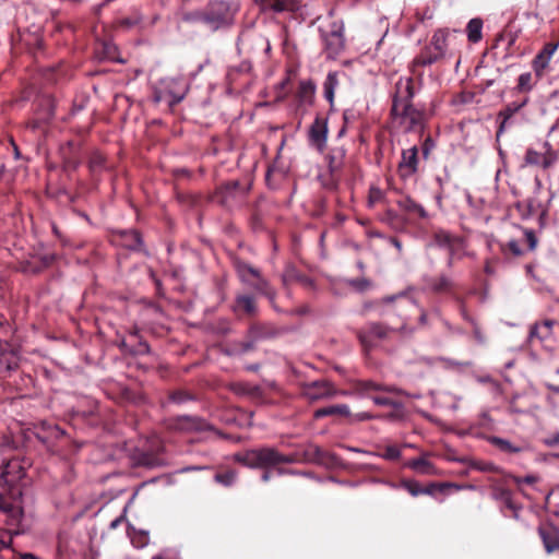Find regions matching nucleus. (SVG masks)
Segmentation results:
<instances>
[{
  "label": "nucleus",
  "instance_id": "f257e3e1",
  "mask_svg": "<svg viewBox=\"0 0 559 559\" xmlns=\"http://www.w3.org/2000/svg\"><path fill=\"white\" fill-rule=\"evenodd\" d=\"M415 95L412 78H400L395 83L391 117L393 126L405 132L419 131L424 128L425 111L412 104Z\"/></svg>",
  "mask_w": 559,
  "mask_h": 559
},
{
  "label": "nucleus",
  "instance_id": "f03ea898",
  "mask_svg": "<svg viewBox=\"0 0 559 559\" xmlns=\"http://www.w3.org/2000/svg\"><path fill=\"white\" fill-rule=\"evenodd\" d=\"M236 461L250 468H270L280 464L297 463L298 459L293 454H282L274 448L251 449L235 455Z\"/></svg>",
  "mask_w": 559,
  "mask_h": 559
},
{
  "label": "nucleus",
  "instance_id": "7ed1b4c3",
  "mask_svg": "<svg viewBox=\"0 0 559 559\" xmlns=\"http://www.w3.org/2000/svg\"><path fill=\"white\" fill-rule=\"evenodd\" d=\"M189 91V83L182 76L160 79L153 86V102L165 104L169 109L183 100Z\"/></svg>",
  "mask_w": 559,
  "mask_h": 559
},
{
  "label": "nucleus",
  "instance_id": "20e7f679",
  "mask_svg": "<svg viewBox=\"0 0 559 559\" xmlns=\"http://www.w3.org/2000/svg\"><path fill=\"white\" fill-rule=\"evenodd\" d=\"M456 33L459 32L455 29L452 32L448 28L437 29L429 45L415 59L416 64L426 67L444 59L448 56L450 37Z\"/></svg>",
  "mask_w": 559,
  "mask_h": 559
},
{
  "label": "nucleus",
  "instance_id": "39448f33",
  "mask_svg": "<svg viewBox=\"0 0 559 559\" xmlns=\"http://www.w3.org/2000/svg\"><path fill=\"white\" fill-rule=\"evenodd\" d=\"M237 274L243 285L252 289L255 294L267 297L270 300L275 298V290L270 283L261 275V272L252 265L238 262L236 264Z\"/></svg>",
  "mask_w": 559,
  "mask_h": 559
},
{
  "label": "nucleus",
  "instance_id": "423d86ee",
  "mask_svg": "<svg viewBox=\"0 0 559 559\" xmlns=\"http://www.w3.org/2000/svg\"><path fill=\"white\" fill-rule=\"evenodd\" d=\"M23 519V510L20 503L7 501L0 497V524L5 526L10 536L24 533Z\"/></svg>",
  "mask_w": 559,
  "mask_h": 559
},
{
  "label": "nucleus",
  "instance_id": "0eeeda50",
  "mask_svg": "<svg viewBox=\"0 0 559 559\" xmlns=\"http://www.w3.org/2000/svg\"><path fill=\"white\" fill-rule=\"evenodd\" d=\"M231 19L233 12L226 1H213L205 9V26L212 31L228 25Z\"/></svg>",
  "mask_w": 559,
  "mask_h": 559
},
{
  "label": "nucleus",
  "instance_id": "6e6552de",
  "mask_svg": "<svg viewBox=\"0 0 559 559\" xmlns=\"http://www.w3.org/2000/svg\"><path fill=\"white\" fill-rule=\"evenodd\" d=\"M378 390V386L371 382H357L355 384L352 383V394L357 393L361 396H369L372 402L380 406H390L396 412V416H401L403 413L404 405L401 401L394 400L388 396H376L370 393Z\"/></svg>",
  "mask_w": 559,
  "mask_h": 559
},
{
  "label": "nucleus",
  "instance_id": "1a4fd4ad",
  "mask_svg": "<svg viewBox=\"0 0 559 559\" xmlns=\"http://www.w3.org/2000/svg\"><path fill=\"white\" fill-rule=\"evenodd\" d=\"M382 302L388 307V312L396 311L397 316L403 320H406L412 312L417 309V305L413 298L405 292L388 296L382 299Z\"/></svg>",
  "mask_w": 559,
  "mask_h": 559
},
{
  "label": "nucleus",
  "instance_id": "9d476101",
  "mask_svg": "<svg viewBox=\"0 0 559 559\" xmlns=\"http://www.w3.org/2000/svg\"><path fill=\"white\" fill-rule=\"evenodd\" d=\"M167 427L170 430L180 432H198L211 428L210 425L204 419L187 415L169 419Z\"/></svg>",
  "mask_w": 559,
  "mask_h": 559
},
{
  "label": "nucleus",
  "instance_id": "9b49d317",
  "mask_svg": "<svg viewBox=\"0 0 559 559\" xmlns=\"http://www.w3.org/2000/svg\"><path fill=\"white\" fill-rule=\"evenodd\" d=\"M275 332L271 325L257 323L252 324L248 331V341L241 343L240 353H247L254 347V343L274 336Z\"/></svg>",
  "mask_w": 559,
  "mask_h": 559
},
{
  "label": "nucleus",
  "instance_id": "f8f14e48",
  "mask_svg": "<svg viewBox=\"0 0 559 559\" xmlns=\"http://www.w3.org/2000/svg\"><path fill=\"white\" fill-rule=\"evenodd\" d=\"M309 142L319 152L325 148L328 136V121L325 118L318 116L309 129Z\"/></svg>",
  "mask_w": 559,
  "mask_h": 559
},
{
  "label": "nucleus",
  "instance_id": "ddd939ff",
  "mask_svg": "<svg viewBox=\"0 0 559 559\" xmlns=\"http://www.w3.org/2000/svg\"><path fill=\"white\" fill-rule=\"evenodd\" d=\"M418 167V148L412 146L402 152V159L399 163L400 176L404 179L413 176L417 171Z\"/></svg>",
  "mask_w": 559,
  "mask_h": 559
},
{
  "label": "nucleus",
  "instance_id": "4468645a",
  "mask_svg": "<svg viewBox=\"0 0 559 559\" xmlns=\"http://www.w3.org/2000/svg\"><path fill=\"white\" fill-rule=\"evenodd\" d=\"M25 476V471L16 459L8 461L1 472V477L4 484L14 486Z\"/></svg>",
  "mask_w": 559,
  "mask_h": 559
},
{
  "label": "nucleus",
  "instance_id": "2eb2a0df",
  "mask_svg": "<svg viewBox=\"0 0 559 559\" xmlns=\"http://www.w3.org/2000/svg\"><path fill=\"white\" fill-rule=\"evenodd\" d=\"M324 50L330 59H335L344 49V37L342 32L333 29L323 36Z\"/></svg>",
  "mask_w": 559,
  "mask_h": 559
},
{
  "label": "nucleus",
  "instance_id": "dca6fc26",
  "mask_svg": "<svg viewBox=\"0 0 559 559\" xmlns=\"http://www.w3.org/2000/svg\"><path fill=\"white\" fill-rule=\"evenodd\" d=\"M19 357L8 342L0 341V372L10 371L17 367Z\"/></svg>",
  "mask_w": 559,
  "mask_h": 559
},
{
  "label": "nucleus",
  "instance_id": "f3484780",
  "mask_svg": "<svg viewBox=\"0 0 559 559\" xmlns=\"http://www.w3.org/2000/svg\"><path fill=\"white\" fill-rule=\"evenodd\" d=\"M539 535L548 554L559 550V531L554 526L539 527Z\"/></svg>",
  "mask_w": 559,
  "mask_h": 559
},
{
  "label": "nucleus",
  "instance_id": "a211bd4d",
  "mask_svg": "<svg viewBox=\"0 0 559 559\" xmlns=\"http://www.w3.org/2000/svg\"><path fill=\"white\" fill-rule=\"evenodd\" d=\"M457 239L453 237L451 234L444 231V230H438L433 235V239L431 245L437 246L439 248H444L449 250L450 257L448 260V265H452L453 254H454V242Z\"/></svg>",
  "mask_w": 559,
  "mask_h": 559
},
{
  "label": "nucleus",
  "instance_id": "6ab92c4d",
  "mask_svg": "<svg viewBox=\"0 0 559 559\" xmlns=\"http://www.w3.org/2000/svg\"><path fill=\"white\" fill-rule=\"evenodd\" d=\"M333 393V388L331 386L330 383L325 381H316L312 384H310L305 391V394L309 400L323 399L332 395Z\"/></svg>",
  "mask_w": 559,
  "mask_h": 559
},
{
  "label": "nucleus",
  "instance_id": "aec40b11",
  "mask_svg": "<svg viewBox=\"0 0 559 559\" xmlns=\"http://www.w3.org/2000/svg\"><path fill=\"white\" fill-rule=\"evenodd\" d=\"M397 206L409 215H416L420 218H426L428 213L426 210L416 201L405 195L397 200Z\"/></svg>",
  "mask_w": 559,
  "mask_h": 559
},
{
  "label": "nucleus",
  "instance_id": "412c9836",
  "mask_svg": "<svg viewBox=\"0 0 559 559\" xmlns=\"http://www.w3.org/2000/svg\"><path fill=\"white\" fill-rule=\"evenodd\" d=\"M235 312H243L248 316H253L257 312V304L254 298L251 295L241 294L238 295L235 299L234 305Z\"/></svg>",
  "mask_w": 559,
  "mask_h": 559
},
{
  "label": "nucleus",
  "instance_id": "4be33fe9",
  "mask_svg": "<svg viewBox=\"0 0 559 559\" xmlns=\"http://www.w3.org/2000/svg\"><path fill=\"white\" fill-rule=\"evenodd\" d=\"M487 441L491 445L496 447L499 451L504 452V453L514 454V453H520L523 450L522 447L513 444L508 439H503V438L496 437V436L488 437Z\"/></svg>",
  "mask_w": 559,
  "mask_h": 559
},
{
  "label": "nucleus",
  "instance_id": "5701e85b",
  "mask_svg": "<svg viewBox=\"0 0 559 559\" xmlns=\"http://www.w3.org/2000/svg\"><path fill=\"white\" fill-rule=\"evenodd\" d=\"M316 85L311 81H302L298 87V99L301 104L310 105L314 97Z\"/></svg>",
  "mask_w": 559,
  "mask_h": 559
},
{
  "label": "nucleus",
  "instance_id": "b1692460",
  "mask_svg": "<svg viewBox=\"0 0 559 559\" xmlns=\"http://www.w3.org/2000/svg\"><path fill=\"white\" fill-rule=\"evenodd\" d=\"M493 498L501 501L508 509L514 512V516L518 518V507L512 500V493L510 490L504 488H497L493 491Z\"/></svg>",
  "mask_w": 559,
  "mask_h": 559
},
{
  "label": "nucleus",
  "instance_id": "393cba45",
  "mask_svg": "<svg viewBox=\"0 0 559 559\" xmlns=\"http://www.w3.org/2000/svg\"><path fill=\"white\" fill-rule=\"evenodd\" d=\"M483 21L478 17L472 19L466 26L467 38L471 43H478L481 39Z\"/></svg>",
  "mask_w": 559,
  "mask_h": 559
},
{
  "label": "nucleus",
  "instance_id": "a878e982",
  "mask_svg": "<svg viewBox=\"0 0 559 559\" xmlns=\"http://www.w3.org/2000/svg\"><path fill=\"white\" fill-rule=\"evenodd\" d=\"M407 466L412 469H414L417 473L424 474V475H430L435 473L433 465L424 457H418L409 461L407 463Z\"/></svg>",
  "mask_w": 559,
  "mask_h": 559
},
{
  "label": "nucleus",
  "instance_id": "bb28decb",
  "mask_svg": "<svg viewBox=\"0 0 559 559\" xmlns=\"http://www.w3.org/2000/svg\"><path fill=\"white\" fill-rule=\"evenodd\" d=\"M558 162V153L549 142L543 143V169H549Z\"/></svg>",
  "mask_w": 559,
  "mask_h": 559
},
{
  "label": "nucleus",
  "instance_id": "cd10ccee",
  "mask_svg": "<svg viewBox=\"0 0 559 559\" xmlns=\"http://www.w3.org/2000/svg\"><path fill=\"white\" fill-rule=\"evenodd\" d=\"M346 164V150L344 147L332 148L330 154V167L332 170L338 169Z\"/></svg>",
  "mask_w": 559,
  "mask_h": 559
},
{
  "label": "nucleus",
  "instance_id": "c85d7f7f",
  "mask_svg": "<svg viewBox=\"0 0 559 559\" xmlns=\"http://www.w3.org/2000/svg\"><path fill=\"white\" fill-rule=\"evenodd\" d=\"M348 408L346 405H331L326 407L319 408L314 412L316 418H321L325 416H332V415H347Z\"/></svg>",
  "mask_w": 559,
  "mask_h": 559
},
{
  "label": "nucleus",
  "instance_id": "c756f323",
  "mask_svg": "<svg viewBox=\"0 0 559 559\" xmlns=\"http://www.w3.org/2000/svg\"><path fill=\"white\" fill-rule=\"evenodd\" d=\"M337 84H338L337 72H330L325 79L323 88H324V97L331 104L333 103L334 91H335Z\"/></svg>",
  "mask_w": 559,
  "mask_h": 559
},
{
  "label": "nucleus",
  "instance_id": "7c9ffc66",
  "mask_svg": "<svg viewBox=\"0 0 559 559\" xmlns=\"http://www.w3.org/2000/svg\"><path fill=\"white\" fill-rule=\"evenodd\" d=\"M122 237L124 239V246L132 250L140 249L142 245L141 236L135 230H128L122 233Z\"/></svg>",
  "mask_w": 559,
  "mask_h": 559
},
{
  "label": "nucleus",
  "instance_id": "2f4dec72",
  "mask_svg": "<svg viewBox=\"0 0 559 559\" xmlns=\"http://www.w3.org/2000/svg\"><path fill=\"white\" fill-rule=\"evenodd\" d=\"M527 102L528 99L524 98L521 102H512L508 104L506 108L499 112V118H504V120H509L515 112L522 109L527 104Z\"/></svg>",
  "mask_w": 559,
  "mask_h": 559
},
{
  "label": "nucleus",
  "instance_id": "473e14b6",
  "mask_svg": "<svg viewBox=\"0 0 559 559\" xmlns=\"http://www.w3.org/2000/svg\"><path fill=\"white\" fill-rule=\"evenodd\" d=\"M526 166H538L543 168V152H537L534 148H527L524 157Z\"/></svg>",
  "mask_w": 559,
  "mask_h": 559
},
{
  "label": "nucleus",
  "instance_id": "72a5a7b5",
  "mask_svg": "<svg viewBox=\"0 0 559 559\" xmlns=\"http://www.w3.org/2000/svg\"><path fill=\"white\" fill-rule=\"evenodd\" d=\"M182 20L189 23H202L205 25V9L187 12L182 15Z\"/></svg>",
  "mask_w": 559,
  "mask_h": 559
},
{
  "label": "nucleus",
  "instance_id": "f704fd0d",
  "mask_svg": "<svg viewBox=\"0 0 559 559\" xmlns=\"http://www.w3.org/2000/svg\"><path fill=\"white\" fill-rule=\"evenodd\" d=\"M451 286V281L449 277L447 276H440L439 278L437 280H433L430 284H429V287L433 290V292H437V293H440V292H444L447 289H449Z\"/></svg>",
  "mask_w": 559,
  "mask_h": 559
},
{
  "label": "nucleus",
  "instance_id": "c9c22d12",
  "mask_svg": "<svg viewBox=\"0 0 559 559\" xmlns=\"http://www.w3.org/2000/svg\"><path fill=\"white\" fill-rule=\"evenodd\" d=\"M402 485L414 497L421 493H430L429 489L421 488L418 483L413 480H405Z\"/></svg>",
  "mask_w": 559,
  "mask_h": 559
},
{
  "label": "nucleus",
  "instance_id": "e433bc0d",
  "mask_svg": "<svg viewBox=\"0 0 559 559\" xmlns=\"http://www.w3.org/2000/svg\"><path fill=\"white\" fill-rule=\"evenodd\" d=\"M237 478V474L234 471L219 473L215 475V480L224 486H231Z\"/></svg>",
  "mask_w": 559,
  "mask_h": 559
},
{
  "label": "nucleus",
  "instance_id": "4c0bfd02",
  "mask_svg": "<svg viewBox=\"0 0 559 559\" xmlns=\"http://www.w3.org/2000/svg\"><path fill=\"white\" fill-rule=\"evenodd\" d=\"M519 91H531L532 90V74L530 72L522 73L518 79Z\"/></svg>",
  "mask_w": 559,
  "mask_h": 559
},
{
  "label": "nucleus",
  "instance_id": "58836bf2",
  "mask_svg": "<svg viewBox=\"0 0 559 559\" xmlns=\"http://www.w3.org/2000/svg\"><path fill=\"white\" fill-rule=\"evenodd\" d=\"M373 286L372 282L368 278H360L356 281H352V287L355 288L359 293H365L371 289Z\"/></svg>",
  "mask_w": 559,
  "mask_h": 559
},
{
  "label": "nucleus",
  "instance_id": "ea45409f",
  "mask_svg": "<svg viewBox=\"0 0 559 559\" xmlns=\"http://www.w3.org/2000/svg\"><path fill=\"white\" fill-rule=\"evenodd\" d=\"M369 333L371 336L377 338H384L388 336L389 330L381 324H371L369 328Z\"/></svg>",
  "mask_w": 559,
  "mask_h": 559
},
{
  "label": "nucleus",
  "instance_id": "a19ab883",
  "mask_svg": "<svg viewBox=\"0 0 559 559\" xmlns=\"http://www.w3.org/2000/svg\"><path fill=\"white\" fill-rule=\"evenodd\" d=\"M500 248L502 251H506V249L508 248L515 257H520L523 253L519 242L514 239L509 240L507 243H502Z\"/></svg>",
  "mask_w": 559,
  "mask_h": 559
},
{
  "label": "nucleus",
  "instance_id": "79ce46f5",
  "mask_svg": "<svg viewBox=\"0 0 559 559\" xmlns=\"http://www.w3.org/2000/svg\"><path fill=\"white\" fill-rule=\"evenodd\" d=\"M550 60L545 58L543 55L538 53L534 59V69L538 75H540L542 71L547 68Z\"/></svg>",
  "mask_w": 559,
  "mask_h": 559
},
{
  "label": "nucleus",
  "instance_id": "37998d69",
  "mask_svg": "<svg viewBox=\"0 0 559 559\" xmlns=\"http://www.w3.org/2000/svg\"><path fill=\"white\" fill-rule=\"evenodd\" d=\"M524 235L526 238V241L528 243V249L531 251L535 250L538 243L537 237L535 236L534 230L532 229H524Z\"/></svg>",
  "mask_w": 559,
  "mask_h": 559
},
{
  "label": "nucleus",
  "instance_id": "c03bdc74",
  "mask_svg": "<svg viewBox=\"0 0 559 559\" xmlns=\"http://www.w3.org/2000/svg\"><path fill=\"white\" fill-rule=\"evenodd\" d=\"M383 192L379 188H371L369 193V203L374 204L377 202L382 201Z\"/></svg>",
  "mask_w": 559,
  "mask_h": 559
},
{
  "label": "nucleus",
  "instance_id": "a18cd8bd",
  "mask_svg": "<svg viewBox=\"0 0 559 559\" xmlns=\"http://www.w3.org/2000/svg\"><path fill=\"white\" fill-rule=\"evenodd\" d=\"M384 456L389 460H397L401 456V451L395 445L386 447Z\"/></svg>",
  "mask_w": 559,
  "mask_h": 559
},
{
  "label": "nucleus",
  "instance_id": "49530a36",
  "mask_svg": "<svg viewBox=\"0 0 559 559\" xmlns=\"http://www.w3.org/2000/svg\"><path fill=\"white\" fill-rule=\"evenodd\" d=\"M557 47H558L557 44L548 43L545 45L544 49L539 53L543 55L548 60H550L552 55L555 53Z\"/></svg>",
  "mask_w": 559,
  "mask_h": 559
},
{
  "label": "nucleus",
  "instance_id": "de8ad7c7",
  "mask_svg": "<svg viewBox=\"0 0 559 559\" xmlns=\"http://www.w3.org/2000/svg\"><path fill=\"white\" fill-rule=\"evenodd\" d=\"M546 337V334H542L540 333V325L539 323H535L531 326V330H530V334H528V340H533V338H544Z\"/></svg>",
  "mask_w": 559,
  "mask_h": 559
},
{
  "label": "nucleus",
  "instance_id": "09e8293b",
  "mask_svg": "<svg viewBox=\"0 0 559 559\" xmlns=\"http://www.w3.org/2000/svg\"><path fill=\"white\" fill-rule=\"evenodd\" d=\"M513 479L518 486H521L522 484H527V485L534 484L537 480V477L534 475H527L525 477H514Z\"/></svg>",
  "mask_w": 559,
  "mask_h": 559
},
{
  "label": "nucleus",
  "instance_id": "8fccbe9b",
  "mask_svg": "<svg viewBox=\"0 0 559 559\" xmlns=\"http://www.w3.org/2000/svg\"><path fill=\"white\" fill-rule=\"evenodd\" d=\"M545 444H547L549 447L558 445L559 444V433L556 432V433H552L551 436H549L548 438H546Z\"/></svg>",
  "mask_w": 559,
  "mask_h": 559
},
{
  "label": "nucleus",
  "instance_id": "3c124183",
  "mask_svg": "<svg viewBox=\"0 0 559 559\" xmlns=\"http://www.w3.org/2000/svg\"><path fill=\"white\" fill-rule=\"evenodd\" d=\"M257 41L260 44V46L263 48L265 53H267L271 50V46L269 40L263 36H258Z\"/></svg>",
  "mask_w": 559,
  "mask_h": 559
},
{
  "label": "nucleus",
  "instance_id": "603ef678",
  "mask_svg": "<svg viewBox=\"0 0 559 559\" xmlns=\"http://www.w3.org/2000/svg\"><path fill=\"white\" fill-rule=\"evenodd\" d=\"M189 397L182 392H176L171 395V400L175 403H182V402L187 401Z\"/></svg>",
  "mask_w": 559,
  "mask_h": 559
},
{
  "label": "nucleus",
  "instance_id": "864d4df0",
  "mask_svg": "<svg viewBox=\"0 0 559 559\" xmlns=\"http://www.w3.org/2000/svg\"><path fill=\"white\" fill-rule=\"evenodd\" d=\"M300 284L307 288H312L313 287V281L307 276H299L297 278Z\"/></svg>",
  "mask_w": 559,
  "mask_h": 559
},
{
  "label": "nucleus",
  "instance_id": "5fc2aeb1",
  "mask_svg": "<svg viewBox=\"0 0 559 559\" xmlns=\"http://www.w3.org/2000/svg\"><path fill=\"white\" fill-rule=\"evenodd\" d=\"M371 418V415L369 413H366V412H362V413H357L355 415H352V420L353 419H356V420H366V419H369Z\"/></svg>",
  "mask_w": 559,
  "mask_h": 559
},
{
  "label": "nucleus",
  "instance_id": "6e6d98bb",
  "mask_svg": "<svg viewBox=\"0 0 559 559\" xmlns=\"http://www.w3.org/2000/svg\"><path fill=\"white\" fill-rule=\"evenodd\" d=\"M539 325H540V330L544 329L546 331V335H547L550 332L552 322L547 320V321H544L543 323H540Z\"/></svg>",
  "mask_w": 559,
  "mask_h": 559
},
{
  "label": "nucleus",
  "instance_id": "4d7b16f0",
  "mask_svg": "<svg viewBox=\"0 0 559 559\" xmlns=\"http://www.w3.org/2000/svg\"><path fill=\"white\" fill-rule=\"evenodd\" d=\"M21 559H40L38 556L32 554V552H24L20 557Z\"/></svg>",
  "mask_w": 559,
  "mask_h": 559
},
{
  "label": "nucleus",
  "instance_id": "13d9d810",
  "mask_svg": "<svg viewBox=\"0 0 559 559\" xmlns=\"http://www.w3.org/2000/svg\"><path fill=\"white\" fill-rule=\"evenodd\" d=\"M275 471H276V473L278 475H283V474H297V472H295V471L284 469L282 467H277Z\"/></svg>",
  "mask_w": 559,
  "mask_h": 559
},
{
  "label": "nucleus",
  "instance_id": "bf43d9fd",
  "mask_svg": "<svg viewBox=\"0 0 559 559\" xmlns=\"http://www.w3.org/2000/svg\"><path fill=\"white\" fill-rule=\"evenodd\" d=\"M390 242L399 250H402V243L396 238H390Z\"/></svg>",
  "mask_w": 559,
  "mask_h": 559
},
{
  "label": "nucleus",
  "instance_id": "052dcab7",
  "mask_svg": "<svg viewBox=\"0 0 559 559\" xmlns=\"http://www.w3.org/2000/svg\"><path fill=\"white\" fill-rule=\"evenodd\" d=\"M11 544V538L9 540H4L3 538H0V551L4 548H9Z\"/></svg>",
  "mask_w": 559,
  "mask_h": 559
},
{
  "label": "nucleus",
  "instance_id": "680f3d73",
  "mask_svg": "<svg viewBox=\"0 0 559 559\" xmlns=\"http://www.w3.org/2000/svg\"><path fill=\"white\" fill-rule=\"evenodd\" d=\"M501 122H500V126H499V129H498V132H497V135H500L504 129H506V126H507V122L508 120H504V118H501Z\"/></svg>",
  "mask_w": 559,
  "mask_h": 559
},
{
  "label": "nucleus",
  "instance_id": "e2e57ef3",
  "mask_svg": "<svg viewBox=\"0 0 559 559\" xmlns=\"http://www.w3.org/2000/svg\"><path fill=\"white\" fill-rule=\"evenodd\" d=\"M270 478H271V472H270V471H265V472L262 474V476H261V479H262V481H264V483L269 481V480H270Z\"/></svg>",
  "mask_w": 559,
  "mask_h": 559
},
{
  "label": "nucleus",
  "instance_id": "0e129e2a",
  "mask_svg": "<svg viewBox=\"0 0 559 559\" xmlns=\"http://www.w3.org/2000/svg\"><path fill=\"white\" fill-rule=\"evenodd\" d=\"M122 521V518H117L116 520H114L111 523H110V528H116L118 527V525L121 523Z\"/></svg>",
  "mask_w": 559,
  "mask_h": 559
},
{
  "label": "nucleus",
  "instance_id": "69168bd1",
  "mask_svg": "<svg viewBox=\"0 0 559 559\" xmlns=\"http://www.w3.org/2000/svg\"><path fill=\"white\" fill-rule=\"evenodd\" d=\"M485 272H486L487 274H492V273H493V269L489 265V263H487V264L485 265Z\"/></svg>",
  "mask_w": 559,
  "mask_h": 559
},
{
  "label": "nucleus",
  "instance_id": "338daca9",
  "mask_svg": "<svg viewBox=\"0 0 559 559\" xmlns=\"http://www.w3.org/2000/svg\"><path fill=\"white\" fill-rule=\"evenodd\" d=\"M481 419H483L484 421H488V423H489V421H491V418H490V416L488 415V413H483V414H481Z\"/></svg>",
  "mask_w": 559,
  "mask_h": 559
},
{
  "label": "nucleus",
  "instance_id": "774afa93",
  "mask_svg": "<svg viewBox=\"0 0 559 559\" xmlns=\"http://www.w3.org/2000/svg\"><path fill=\"white\" fill-rule=\"evenodd\" d=\"M548 388L555 392V393H559V386L558 385H548Z\"/></svg>",
  "mask_w": 559,
  "mask_h": 559
}]
</instances>
